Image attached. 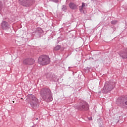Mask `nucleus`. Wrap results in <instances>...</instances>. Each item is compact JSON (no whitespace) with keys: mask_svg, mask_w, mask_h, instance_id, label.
Segmentation results:
<instances>
[{"mask_svg":"<svg viewBox=\"0 0 127 127\" xmlns=\"http://www.w3.org/2000/svg\"><path fill=\"white\" fill-rule=\"evenodd\" d=\"M40 95L45 102L49 103V102H52L53 98H52V92L51 90L48 88H42L40 91Z\"/></svg>","mask_w":127,"mask_h":127,"instance_id":"1","label":"nucleus"},{"mask_svg":"<svg viewBox=\"0 0 127 127\" xmlns=\"http://www.w3.org/2000/svg\"><path fill=\"white\" fill-rule=\"evenodd\" d=\"M116 87V82L114 81L106 82L102 91L103 94H108Z\"/></svg>","mask_w":127,"mask_h":127,"instance_id":"2","label":"nucleus"},{"mask_svg":"<svg viewBox=\"0 0 127 127\" xmlns=\"http://www.w3.org/2000/svg\"><path fill=\"white\" fill-rule=\"evenodd\" d=\"M116 104L122 109H127V96L118 97L116 100Z\"/></svg>","mask_w":127,"mask_h":127,"instance_id":"3","label":"nucleus"},{"mask_svg":"<svg viewBox=\"0 0 127 127\" xmlns=\"http://www.w3.org/2000/svg\"><path fill=\"white\" fill-rule=\"evenodd\" d=\"M27 99L30 101V105L33 109L38 108V99L35 97V96L32 94H28L27 96Z\"/></svg>","mask_w":127,"mask_h":127,"instance_id":"4","label":"nucleus"},{"mask_svg":"<svg viewBox=\"0 0 127 127\" xmlns=\"http://www.w3.org/2000/svg\"><path fill=\"white\" fill-rule=\"evenodd\" d=\"M75 109H76L78 111L85 112L89 110V104L86 101H81L78 105L75 106Z\"/></svg>","mask_w":127,"mask_h":127,"instance_id":"5","label":"nucleus"},{"mask_svg":"<svg viewBox=\"0 0 127 127\" xmlns=\"http://www.w3.org/2000/svg\"><path fill=\"white\" fill-rule=\"evenodd\" d=\"M38 63L43 66L48 65L50 63V58L47 55H41L38 59Z\"/></svg>","mask_w":127,"mask_h":127,"instance_id":"6","label":"nucleus"},{"mask_svg":"<svg viewBox=\"0 0 127 127\" xmlns=\"http://www.w3.org/2000/svg\"><path fill=\"white\" fill-rule=\"evenodd\" d=\"M19 4L26 7L31 6L35 2V0H19Z\"/></svg>","mask_w":127,"mask_h":127,"instance_id":"7","label":"nucleus"},{"mask_svg":"<svg viewBox=\"0 0 127 127\" xmlns=\"http://www.w3.org/2000/svg\"><path fill=\"white\" fill-rule=\"evenodd\" d=\"M46 77L50 81H53V82H56L58 80L57 75L51 72L47 73L46 74Z\"/></svg>","mask_w":127,"mask_h":127,"instance_id":"8","label":"nucleus"},{"mask_svg":"<svg viewBox=\"0 0 127 127\" xmlns=\"http://www.w3.org/2000/svg\"><path fill=\"white\" fill-rule=\"evenodd\" d=\"M119 55L124 60L127 59V48H125L123 50L120 51L118 53Z\"/></svg>","mask_w":127,"mask_h":127,"instance_id":"9","label":"nucleus"},{"mask_svg":"<svg viewBox=\"0 0 127 127\" xmlns=\"http://www.w3.org/2000/svg\"><path fill=\"white\" fill-rule=\"evenodd\" d=\"M44 32L43 30H42L41 28H37L35 31L33 32V35H35L36 37L39 38Z\"/></svg>","mask_w":127,"mask_h":127,"instance_id":"10","label":"nucleus"},{"mask_svg":"<svg viewBox=\"0 0 127 127\" xmlns=\"http://www.w3.org/2000/svg\"><path fill=\"white\" fill-rule=\"evenodd\" d=\"M23 63L24 65H33L35 63V60L32 58H27L24 60Z\"/></svg>","mask_w":127,"mask_h":127,"instance_id":"11","label":"nucleus"},{"mask_svg":"<svg viewBox=\"0 0 127 127\" xmlns=\"http://www.w3.org/2000/svg\"><path fill=\"white\" fill-rule=\"evenodd\" d=\"M1 28L3 30H8L10 28V25L6 21H3L1 23Z\"/></svg>","mask_w":127,"mask_h":127,"instance_id":"12","label":"nucleus"},{"mask_svg":"<svg viewBox=\"0 0 127 127\" xmlns=\"http://www.w3.org/2000/svg\"><path fill=\"white\" fill-rule=\"evenodd\" d=\"M60 49L62 51H63L65 48H64V47H61V46L59 45H58L54 48V51H58L59 50H60Z\"/></svg>","mask_w":127,"mask_h":127,"instance_id":"13","label":"nucleus"},{"mask_svg":"<svg viewBox=\"0 0 127 127\" xmlns=\"http://www.w3.org/2000/svg\"><path fill=\"white\" fill-rule=\"evenodd\" d=\"M69 6L71 9H76L78 7V5L73 2L69 3Z\"/></svg>","mask_w":127,"mask_h":127,"instance_id":"14","label":"nucleus"},{"mask_svg":"<svg viewBox=\"0 0 127 127\" xmlns=\"http://www.w3.org/2000/svg\"><path fill=\"white\" fill-rule=\"evenodd\" d=\"M62 9L63 11H65V10H67V7L66 6V5H64L62 6Z\"/></svg>","mask_w":127,"mask_h":127,"instance_id":"15","label":"nucleus"},{"mask_svg":"<svg viewBox=\"0 0 127 127\" xmlns=\"http://www.w3.org/2000/svg\"><path fill=\"white\" fill-rule=\"evenodd\" d=\"M111 24H116L118 23V20H113L111 22Z\"/></svg>","mask_w":127,"mask_h":127,"instance_id":"16","label":"nucleus"},{"mask_svg":"<svg viewBox=\"0 0 127 127\" xmlns=\"http://www.w3.org/2000/svg\"><path fill=\"white\" fill-rule=\"evenodd\" d=\"M97 121L99 124H102L103 123V119L101 118H99Z\"/></svg>","mask_w":127,"mask_h":127,"instance_id":"17","label":"nucleus"},{"mask_svg":"<svg viewBox=\"0 0 127 127\" xmlns=\"http://www.w3.org/2000/svg\"><path fill=\"white\" fill-rule=\"evenodd\" d=\"M50 1H53V2H55L56 3H58V2H59V0H50Z\"/></svg>","mask_w":127,"mask_h":127,"instance_id":"18","label":"nucleus"},{"mask_svg":"<svg viewBox=\"0 0 127 127\" xmlns=\"http://www.w3.org/2000/svg\"><path fill=\"white\" fill-rule=\"evenodd\" d=\"M79 9L80 12H84V9H83V7H81V6H79Z\"/></svg>","mask_w":127,"mask_h":127,"instance_id":"19","label":"nucleus"},{"mask_svg":"<svg viewBox=\"0 0 127 127\" xmlns=\"http://www.w3.org/2000/svg\"><path fill=\"white\" fill-rule=\"evenodd\" d=\"M81 7H85V6H86V5H85V3H84V2H82V5L81 6H80Z\"/></svg>","mask_w":127,"mask_h":127,"instance_id":"20","label":"nucleus"},{"mask_svg":"<svg viewBox=\"0 0 127 127\" xmlns=\"http://www.w3.org/2000/svg\"><path fill=\"white\" fill-rule=\"evenodd\" d=\"M1 8H2V4H1V3H0V10H1Z\"/></svg>","mask_w":127,"mask_h":127,"instance_id":"21","label":"nucleus"},{"mask_svg":"<svg viewBox=\"0 0 127 127\" xmlns=\"http://www.w3.org/2000/svg\"><path fill=\"white\" fill-rule=\"evenodd\" d=\"M88 120L89 121H92V120H93V118H92V117H90L88 118Z\"/></svg>","mask_w":127,"mask_h":127,"instance_id":"22","label":"nucleus"},{"mask_svg":"<svg viewBox=\"0 0 127 127\" xmlns=\"http://www.w3.org/2000/svg\"><path fill=\"white\" fill-rule=\"evenodd\" d=\"M87 69H88V70H89V69H90V68L87 67Z\"/></svg>","mask_w":127,"mask_h":127,"instance_id":"23","label":"nucleus"},{"mask_svg":"<svg viewBox=\"0 0 127 127\" xmlns=\"http://www.w3.org/2000/svg\"><path fill=\"white\" fill-rule=\"evenodd\" d=\"M119 122H120V120H119L117 122V123H119Z\"/></svg>","mask_w":127,"mask_h":127,"instance_id":"24","label":"nucleus"},{"mask_svg":"<svg viewBox=\"0 0 127 127\" xmlns=\"http://www.w3.org/2000/svg\"><path fill=\"white\" fill-rule=\"evenodd\" d=\"M36 120H38V118H36Z\"/></svg>","mask_w":127,"mask_h":127,"instance_id":"25","label":"nucleus"}]
</instances>
